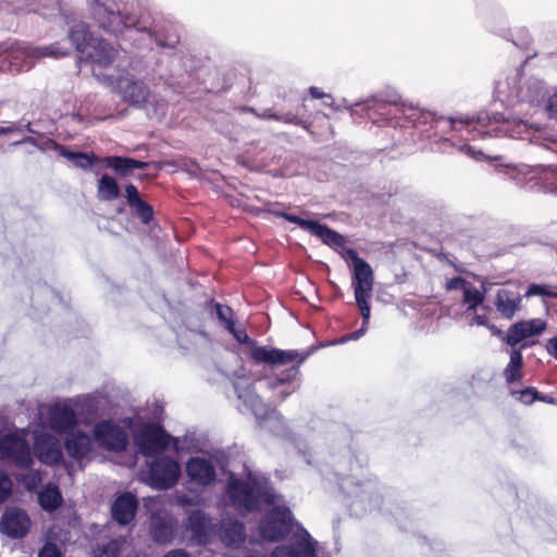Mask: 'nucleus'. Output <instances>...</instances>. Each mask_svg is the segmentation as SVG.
I'll list each match as a JSON object with an SVG mask.
<instances>
[{"label": "nucleus", "mask_w": 557, "mask_h": 557, "mask_svg": "<svg viewBox=\"0 0 557 557\" xmlns=\"http://www.w3.org/2000/svg\"><path fill=\"white\" fill-rule=\"evenodd\" d=\"M545 349L550 357L557 360V334L547 339Z\"/></svg>", "instance_id": "nucleus-55"}, {"label": "nucleus", "mask_w": 557, "mask_h": 557, "mask_svg": "<svg viewBox=\"0 0 557 557\" xmlns=\"http://www.w3.org/2000/svg\"><path fill=\"white\" fill-rule=\"evenodd\" d=\"M375 98L377 99V103L372 110L381 109L385 102L392 104H398L400 102V96L396 90L386 91L384 98L381 100L377 97Z\"/></svg>", "instance_id": "nucleus-51"}, {"label": "nucleus", "mask_w": 557, "mask_h": 557, "mask_svg": "<svg viewBox=\"0 0 557 557\" xmlns=\"http://www.w3.org/2000/svg\"><path fill=\"white\" fill-rule=\"evenodd\" d=\"M527 297L542 296L557 298V286H550L546 284H531L525 293Z\"/></svg>", "instance_id": "nucleus-45"}, {"label": "nucleus", "mask_w": 557, "mask_h": 557, "mask_svg": "<svg viewBox=\"0 0 557 557\" xmlns=\"http://www.w3.org/2000/svg\"><path fill=\"white\" fill-rule=\"evenodd\" d=\"M498 35L511 41L515 47L521 50L528 49L532 41L529 30L524 27H519L515 30L502 29Z\"/></svg>", "instance_id": "nucleus-34"}, {"label": "nucleus", "mask_w": 557, "mask_h": 557, "mask_svg": "<svg viewBox=\"0 0 557 557\" xmlns=\"http://www.w3.org/2000/svg\"><path fill=\"white\" fill-rule=\"evenodd\" d=\"M0 459L23 470L34 466L30 446L17 433H8L0 437Z\"/></svg>", "instance_id": "nucleus-10"}, {"label": "nucleus", "mask_w": 557, "mask_h": 557, "mask_svg": "<svg viewBox=\"0 0 557 557\" xmlns=\"http://www.w3.org/2000/svg\"><path fill=\"white\" fill-rule=\"evenodd\" d=\"M91 13L103 30L116 37L122 36L132 40L133 45L138 48L148 47L151 42H156L160 47L174 49L178 44L177 37H165L159 32L139 26L135 15L110 10L102 3L94 4Z\"/></svg>", "instance_id": "nucleus-2"}, {"label": "nucleus", "mask_w": 557, "mask_h": 557, "mask_svg": "<svg viewBox=\"0 0 557 557\" xmlns=\"http://www.w3.org/2000/svg\"><path fill=\"white\" fill-rule=\"evenodd\" d=\"M172 436L160 423L147 422L134 434L138 451L146 457H156L169 447Z\"/></svg>", "instance_id": "nucleus-7"}, {"label": "nucleus", "mask_w": 557, "mask_h": 557, "mask_svg": "<svg viewBox=\"0 0 557 557\" xmlns=\"http://www.w3.org/2000/svg\"><path fill=\"white\" fill-rule=\"evenodd\" d=\"M175 529L171 520L154 518L150 523L151 539L159 544L170 543L174 537Z\"/></svg>", "instance_id": "nucleus-31"}, {"label": "nucleus", "mask_w": 557, "mask_h": 557, "mask_svg": "<svg viewBox=\"0 0 557 557\" xmlns=\"http://www.w3.org/2000/svg\"><path fill=\"white\" fill-rule=\"evenodd\" d=\"M257 115L263 120H275V121H281L286 124H294V125H300L302 127H306L305 122L293 113L277 114L276 112L272 111L271 109H265Z\"/></svg>", "instance_id": "nucleus-42"}, {"label": "nucleus", "mask_w": 557, "mask_h": 557, "mask_svg": "<svg viewBox=\"0 0 557 557\" xmlns=\"http://www.w3.org/2000/svg\"><path fill=\"white\" fill-rule=\"evenodd\" d=\"M358 309L360 310V313L362 317V324H361L360 329H358L355 332H351L348 335H346L345 337H343L339 341V343H346L348 341H357L367 333L369 320H370V315H371V308H370V306H361V307H358Z\"/></svg>", "instance_id": "nucleus-44"}, {"label": "nucleus", "mask_w": 557, "mask_h": 557, "mask_svg": "<svg viewBox=\"0 0 557 557\" xmlns=\"http://www.w3.org/2000/svg\"><path fill=\"white\" fill-rule=\"evenodd\" d=\"M460 150L463 151L466 154H468L469 157H472L476 160L480 159L481 156H483V153L480 151V150H475L474 148H472L471 146L469 145H463L460 147Z\"/></svg>", "instance_id": "nucleus-57"}, {"label": "nucleus", "mask_w": 557, "mask_h": 557, "mask_svg": "<svg viewBox=\"0 0 557 557\" xmlns=\"http://www.w3.org/2000/svg\"><path fill=\"white\" fill-rule=\"evenodd\" d=\"M92 436L99 446L109 451L121 453L128 445L126 431L111 420L97 422L92 428Z\"/></svg>", "instance_id": "nucleus-12"}, {"label": "nucleus", "mask_w": 557, "mask_h": 557, "mask_svg": "<svg viewBox=\"0 0 557 557\" xmlns=\"http://www.w3.org/2000/svg\"><path fill=\"white\" fill-rule=\"evenodd\" d=\"M45 293H46V294H47V295H48L52 300H55V301H58V302H60V304L63 301V299H62V297L60 296V294H59V293H57L55 290H53V289L49 288V287H47V288L45 289Z\"/></svg>", "instance_id": "nucleus-62"}, {"label": "nucleus", "mask_w": 557, "mask_h": 557, "mask_svg": "<svg viewBox=\"0 0 557 557\" xmlns=\"http://www.w3.org/2000/svg\"><path fill=\"white\" fill-rule=\"evenodd\" d=\"M129 162H132L133 171L134 170H144V169H147L149 166L148 162L135 160L133 158H131Z\"/></svg>", "instance_id": "nucleus-60"}, {"label": "nucleus", "mask_w": 557, "mask_h": 557, "mask_svg": "<svg viewBox=\"0 0 557 557\" xmlns=\"http://www.w3.org/2000/svg\"><path fill=\"white\" fill-rule=\"evenodd\" d=\"M324 104L332 108L333 110L335 111H339L341 110V107L339 106H335L336 103L333 101V99H327L324 101Z\"/></svg>", "instance_id": "nucleus-63"}, {"label": "nucleus", "mask_w": 557, "mask_h": 557, "mask_svg": "<svg viewBox=\"0 0 557 557\" xmlns=\"http://www.w3.org/2000/svg\"><path fill=\"white\" fill-rule=\"evenodd\" d=\"M335 475L341 481L339 485L343 490L351 486L347 493L351 498L349 508L352 515L360 517L368 511L382 509L383 496L376 482L368 480L355 484L341 468L335 470Z\"/></svg>", "instance_id": "nucleus-6"}, {"label": "nucleus", "mask_w": 557, "mask_h": 557, "mask_svg": "<svg viewBox=\"0 0 557 557\" xmlns=\"http://www.w3.org/2000/svg\"><path fill=\"white\" fill-rule=\"evenodd\" d=\"M18 131V127L14 124L10 126H0V136H5Z\"/></svg>", "instance_id": "nucleus-61"}, {"label": "nucleus", "mask_w": 557, "mask_h": 557, "mask_svg": "<svg viewBox=\"0 0 557 557\" xmlns=\"http://www.w3.org/2000/svg\"><path fill=\"white\" fill-rule=\"evenodd\" d=\"M121 547L122 545L119 541L112 540L95 553L94 557H120Z\"/></svg>", "instance_id": "nucleus-48"}, {"label": "nucleus", "mask_w": 557, "mask_h": 557, "mask_svg": "<svg viewBox=\"0 0 557 557\" xmlns=\"http://www.w3.org/2000/svg\"><path fill=\"white\" fill-rule=\"evenodd\" d=\"M0 55H5L11 65L18 71H28L34 65L33 47L24 42H1Z\"/></svg>", "instance_id": "nucleus-18"}, {"label": "nucleus", "mask_w": 557, "mask_h": 557, "mask_svg": "<svg viewBox=\"0 0 557 557\" xmlns=\"http://www.w3.org/2000/svg\"><path fill=\"white\" fill-rule=\"evenodd\" d=\"M163 557H195L183 548H175L169 550Z\"/></svg>", "instance_id": "nucleus-56"}, {"label": "nucleus", "mask_w": 557, "mask_h": 557, "mask_svg": "<svg viewBox=\"0 0 557 557\" xmlns=\"http://www.w3.org/2000/svg\"><path fill=\"white\" fill-rule=\"evenodd\" d=\"M511 395L524 405H530L540 398V393L535 387H525L521 391H511Z\"/></svg>", "instance_id": "nucleus-47"}, {"label": "nucleus", "mask_w": 557, "mask_h": 557, "mask_svg": "<svg viewBox=\"0 0 557 557\" xmlns=\"http://www.w3.org/2000/svg\"><path fill=\"white\" fill-rule=\"evenodd\" d=\"M295 391V387H288L281 391L282 399H285L287 396H289Z\"/></svg>", "instance_id": "nucleus-64"}, {"label": "nucleus", "mask_w": 557, "mask_h": 557, "mask_svg": "<svg viewBox=\"0 0 557 557\" xmlns=\"http://www.w3.org/2000/svg\"><path fill=\"white\" fill-rule=\"evenodd\" d=\"M470 283H468L465 278L461 276H454L446 283V289L447 290H454V289H462L465 290V287H467Z\"/></svg>", "instance_id": "nucleus-53"}, {"label": "nucleus", "mask_w": 557, "mask_h": 557, "mask_svg": "<svg viewBox=\"0 0 557 557\" xmlns=\"http://www.w3.org/2000/svg\"><path fill=\"white\" fill-rule=\"evenodd\" d=\"M138 500L131 492L119 494L111 504L112 519L121 527L129 524L136 517Z\"/></svg>", "instance_id": "nucleus-17"}, {"label": "nucleus", "mask_w": 557, "mask_h": 557, "mask_svg": "<svg viewBox=\"0 0 557 557\" xmlns=\"http://www.w3.org/2000/svg\"><path fill=\"white\" fill-rule=\"evenodd\" d=\"M38 557H61V555L55 545L48 544L39 552Z\"/></svg>", "instance_id": "nucleus-54"}, {"label": "nucleus", "mask_w": 557, "mask_h": 557, "mask_svg": "<svg viewBox=\"0 0 557 557\" xmlns=\"http://www.w3.org/2000/svg\"><path fill=\"white\" fill-rule=\"evenodd\" d=\"M186 473L191 481L201 485H209L216 478L213 463L201 457H193L187 461Z\"/></svg>", "instance_id": "nucleus-22"}, {"label": "nucleus", "mask_w": 557, "mask_h": 557, "mask_svg": "<svg viewBox=\"0 0 557 557\" xmlns=\"http://www.w3.org/2000/svg\"><path fill=\"white\" fill-rule=\"evenodd\" d=\"M523 367V357L520 349H512L510 360L504 370V376L507 384H515L522 379L521 369Z\"/></svg>", "instance_id": "nucleus-32"}, {"label": "nucleus", "mask_w": 557, "mask_h": 557, "mask_svg": "<svg viewBox=\"0 0 557 557\" xmlns=\"http://www.w3.org/2000/svg\"><path fill=\"white\" fill-rule=\"evenodd\" d=\"M116 90L128 104L141 108L150 95L149 87L134 76L120 77L116 81Z\"/></svg>", "instance_id": "nucleus-14"}, {"label": "nucleus", "mask_w": 557, "mask_h": 557, "mask_svg": "<svg viewBox=\"0 0 557 557\" xmlns=\"http://www.w3.org/2000/svg\"><path fill=\"white\" fill-rule=\"evenodd\" d=\"M34 454L45 465H59L63 460V454L59 441L51 434L44 433L36 436Z\"/></svg>", "instance_id": "nucleus-16"}, {"label": "nucleus", "mask_w": 557, "mask_h": 557, "mask_svg": "<svg viewBox=\"0 0 557 557\" xmlns=\"http://www.w3.org/2000/svg\"><path fill=\"white\" fill-rule=\"evenodd\" d=\"M269 428L273 431L276 436L294 441L290 430L287 428L283 419L271 417L267 420Z\"/></svg>", "instance_id": "nucleus-46"}, {"label": "nucleus", "mask_w": 557, "mask_h": 557, "mask_svg": "<svg viewBox=\"0 0 557 557\" xmlns=\"http://www.w3.org/2000/svg\"><path fill=\"white\" fill-rule=\"evenodd\" d=\"M181 473V466L174 458L159 455L149 462L148 484L154 490L165 491L177 483Z\"/></svg>", "instance_id": "nucleus-11"}, {"label": "nucleus", "mask_w": 557, "mask_h": 557, "mask_svg": "<svg viewBox=\"0 0 557 557\" xmlns=\"http://www.w3.org/2000/svg\"><path fill=\"white\" fill-rule=\"evenodd\" d=\"M522 297L517 287H502L497 290L495 307L505 319H512L520 309Z\"/></svg>", "instance_id": "nucleus-21"}, {"label": "nucleus", "mask_w": 557, "mask_h": 557, "mask_svg": "<svg viewBox=\"0 0 557 557\" xmlns=\"http://www.w3.org/2000/svg\"><path fill=\"white\" fill-rule=\"evenodd\" d=\"M212 313L215 314L216 319L227 330L231 329L234 324L233 321V310L231 307L211 301Z\"/></svg>", "instance_id": "nucleus-43"}, {"label": "nucleus", "mask_w": 557, "mask_h": 557, "mask_svg": "<svg viewBox=\"0 0 557 557\" xmlns=\"http://www.w3.org/2000/svg\"><path fill=\"white\" fill-rule=\"evenodd\" d=\"M487 323L488 319L485 314H475L470 322L471 325L476 324L482 326H486Z\"/></svg>", "instance_id": "nucleus-59"}, {"label": "nucleus", "mask_w": 557, "mask_h": 557, "mask_svg": "<svg viewBox=\"0 0 557 557\" xmlns=\"http://www.w3.org/2000/svg\"><path fill=\"white\" fill-rule=\"evenodd\" d=\"M62 157L73 162L76 168L85 171L91 170L100 161L95 154L71 151L67 148L63 151Z\"/></svg>", "instance_id": "nucleus-35"}, {"label": "nucleus", "mask_w": 557, "mask_h": 557, "mask_svg": "<svg viewBox=\"0 0 557 557\" xmlns=\"http://www.w3.org/2000/svg\"><path fill=\"white\" fill-rule=\"evenodd\" d=\"M276 215L283 218L284 220H286L290 223L298 225L300 228L308 231L309 233L315 222L313 220L301 219L296 214L286 213V212H280V213H276Z\"/></svg>", "instance_id": "nucleus-49"}, {"label": "nucleus", "mask_w": 557, "mask_h": 557, "mask_svg": "<svg viewBox=\"0 0 557 557\" xmlns=\"http://www.w3.org/2000/svg\"><path fill=\"white\" fill-rule=\"evenodd\" d=\"M12 481L9 475L0 471V504L4 503L12 493Z\"/></svg>", "instance_id": "nucleus-50"}, {"label": "nucleus", "mask_w": 557, "mask_h": 557, "mask_svg": "<svg viewBox=\"0 0 557 557\" xmlns=\"http://www.w3.org/2000/svg\"><path fill=\"white\" fill-rule=\"evenodd\" d=\"M220 536L227 546L240 545L245 542V524L234 518L222 520L220 525Z\"/></svg>", "instance_id": "nucleus-26"}, {"label": "nucleus", "mask_w": 557, "mask_h": 557, "mask_svg": "<svg viewBox=\"0 0 557 557\" xmlns=\"http://www.w3.org/2000/svg\"><path fill=\"white\" fill-rule=\"evenodd\" d=\"M546 322L541 319H531L525 321H519L509 326L505 343L511 347H515L525 338L540 335L546 329Z\"/></svg>", "instance_id": "nucleus-19"}, {"label": "nucleus", "mask_w": 557, "mask_h": 557, "mask_svg": "<svg viewBox=\"0 0 557 557\" xmlns=\"http://www.w3.org/2000/svg\"><path fill=\"white\" fill-rule=\"evenodd\" d=\"M376 103L377 99L375 98V96H372L366 100L354 103H348L346 99H342V102L338 103L337 106L341 107V110L345 109L349 111L351 116H355L356 114L359 113V110L364 113L371 111L376 106Z\"/></svg>", "instance_id": "nucleus-40"}, {"label": "nucleus", "mask_w": 557, "mask_h": 557, "mask_svg": "<svg viewBox=\"0 0 557 557\" xmlns=\"http://www.w3.org/2000/svg\"><path fill=\"white\" fill-rule=\"evenodd\" d=\"M121 189L116 181L108 175L103 174L98 181V197L104 201H112L120 197Z\"/></svg>", "instance_id": "nucleus-33"}, {"label": "nucleus", "mask_w": 557, "mask_h": 557, "mask_svg": "<svg viewBox=\"0 0 557 557\" xmlns=\"http://www.w3.org/2000/svg\"><path fill=\"white\" fill-rule=\"evenodd\" d=\"M69 39L82 57L96 38L90 34L88 25L81 22L70 28Z\"/></svg>", "instance_id": "nucleus-29"}, {"label": "nucleus", "mask_w": 557, "mask_h": 557, "mask_svg": "<svg viewBox=\"0 0 557 557\" xmlns=\"http://www.w3.org/2000/svg\"><path fill=\"white\" fill-rule=\"evenodd\" d=\"M70 54L67 48H63L60 42H54L49 46L33 47L34 62L40 58H60Z\"/></svg>", "instance_id": "nucleus-37"}, {"label": "nucleus", "mask_w": 557, "mask_h": 557, "mask_svg": "<svg viewBox=\"0 0 557 557\" xmlns=\"http://www.w3.org/2000/svg\"><path fill=\"white\" fill-rule=\"evenodd\" d=\"M38 504L42 510L53 512L63 503L62 493L58 485L48 483L37 494Z\"/></svg>", "instance_id": "nucleus-28"}, {"label": "nucleus", "mask_w": 557, "mask_h": 557, "mask_svg": "<svg viewBox=\"0 0 557 557\" xmlns=\"http://www.w3.org/2000/svg\"><path fill=\"white\" fill-rule=\"evenodd\" d=\"M227 331L238 343L248 346L249 355L257 363L269 364L272 367L295 363L280 376L270 381L269 385L272 388H277L295 380L300 373V366L314 350V347H311L306 352H301L297 349L283 350L272 346H258L256 341L250 338L245 330L237 329L235 323L231 329H227Z\"/></svg>", "instance_id": "nucleus-3"}, {"label": "nucleus", "mask_w": 557, "mask_h": 557, "mask_svg": "<svg viewBox=\"0 0 557 557\" xmlns=\"http://www.w3.org/2000/svg\"><path fill=\"white\" fill-rule=\"evenodd\" d=\"M270 557H318V541L301 529L293 540L276 546Z\"/></svg>", "instance_id": "nucleus-13"}, {"label": "nucleus", "mask_w": 557, "mask_h": 557, "mask_svg": "<svg viewBox=\"0 0 557 557\" xmlns=\"http://www.w3.org/2000/svg\"><path fill=\"white\" fill-rule=\"evenodd\" d=\"M309 94L314 99H331V95L323 92L320 88L315 86L309 88Z\"/></svg>", "instance_id": "nucleus-58"}, {"label": "nucleus", "mask_w": 557, "mask_h": 557, "mask_svg": "<svg viewBox=\"0 0 557 557\" xmlns=\"http://www.w3.org/2000/svg\"><path fill=\"white\" fill-rule=\"evenodd\" d=\"M448 121L454 131H466L472 138L505 135L550 148L548 137L542 127L510 114L483 111L472 116L449 117Z\"/></svg>", "instance_id": "nucleus-1"}, {"label": "nucleus", "mask_w": 557, "mask_h": 557, "mask_svg": "<svg viewBox=\"0 0 557 557\" xmlns=\"http://www.w3.org/2000/svg\"><path fill=\"white\" fill-rule=\"evenodd\" d=\"M539 180L544 193L557 194V168L554 165L539 166Z\"/></svg>", "instance_id": "nucleus-36"}, {"label": "nucleus", "mask_w": 557, "mask_h": 557, "mask_svg": "<svg viewBox=\"0 0 557 557\" xmlns=\"http://www.w3.org/2000/svg\"><path fill=\"white\" fill-rule=\"evenodd\" d=\"M547 94L546 84L541 78L527 75L521 69L504 72L495 81L494 97L507 106L527 103L539 107L544 103Z\"/></svg>", "instance_id": "nucleus-4"}, {"label": "nucleus", "mask_w": 557, "mask_h": 557, "mask_svg": "<svg viewBox=\"0 0 557 557\" xmlns=\"http://www.w3.org/2000/svg\"><path fill=\"white\" fill-rule=\"evenodd\" d=\"M30 528L28 515L20 508H8L0 520V531L12 539L24 537Z\"/></svg>", "instance_id": "nucleus-15"}, {"label": "nucleus", "mask_w": 557, "mask_h": 557, "mask_svg": "<svg viewBox=\"0 0 557 557\" xmlns=\"http://www.w3.org/2000/svg\"><path fill=\"white\" fill-rule=\"evenodd\" d=\"M125 198L127 205L143 224H149L153 220V208L147 201L141 199L140 194L134 184L126 185Z\"/></svg>", "instance_id": "nucleus-25"}, {"label": "nucleus", "mask_w": 557, "mask_h": 557, "mask_svg": "<svg viewBox=\"0 0 557 557\" xmlns=\"http://www.w3.org/2000/svg\"><path fill=\"white\" fill-rule=\"evenodd\" d=\"M294 525V517L288 507L274 506L259 522V533L264 540L274 542L289 534Z\"/></svg>", "instance_id": "nucleus-9"}, {"label": "nucleus", "mask_w": 557, "mask_h": 557, "mask_svg": "<svg viewBox=\"0 0 557 557\" xmlns=\"http://www.w3.org/2000/svg\"><path fill=\"white\" fill-rule=\"evenodd\" d=\"M486 289L479 290L469 284L463 290V302L467 304V311H476L478 307L485 300Z\"/></svg>", "instance_id": "nucleus-39"}, {"label": "nucleus", "mask_w": 557, "mask_h": 557, "mask_svg": "<svg viewBox=\"0 0 557 557\" xmlns=\"http://www.w3.org/2000/svg\"><path fill=\"white\" fill-rule=\"evenodd\" d=\"M186 529L198 544H206L210 537V518L200 509L191 510L187 518Z\"/></svg>", "instance_id": "nucleus-24"}, {"label": "nucleus", "mask_w": 557, "mask_h": 557, "mask_svg": "<svg viewBox=\"0 0 557 557\" xmlns=\"http://www.w3.org/2000/svg\"><path fill=\"white\" fill-rule=\"evenodd\" d=\"M545 110L547 111L548 117L557 122V89L556 92L548 98Z\"/></svg>", "instance_id": "nucleus-52"}, {"label": "nucleus", "mask_w": 557, "mask_h": 557, "mask_svg": "<svg viewBox=\"0 0 557 557\" xmlns=\"http://www.w3.org/2000/svg\"><path fill=\"white\" fill-rule=\"evenodd\" d=\"M346 256L352 265V287L357 307L370 306L369 298L373 288V271L371 265L352 248L346 249Z\"/></svg>", "instance_id": "nucleus-8"}, {"label": "nucleus", "mask_w": 557, "mask_h": 557, "mask_svg": "<svg viewBox=\"0 0 557 557\" xmlns=\"http://www.w3.org/2000/svg\"><path fill=\"white\" fill-rule=\"evenodd\" d=\"M64 447L71 458L82 460L91 451V437L81 430L71 431L65 436Z\"/></svg>", "instance_id": "nucleus-23"}, {"label": "nucleus", "mask_w": 557, "mask_h": 557, "mask_svg": "<svg viewBox=\"0 0 557 557\" xmlns=\"http://www.w3.org/2000/svg\"><path fill=\"white\" fill-rule=\"evenodd\" d=\"M22 143L35 146L36 148H38L39 150H41L44 152L53 150V151L58 152L61 157H62L63 151L66 149V147L58 144L55 140H53L51 138L37 139L34 137H25L23 140L18 141L17 144H22Z\"/></svg>", "instance_id": "nucleus-41"}, {"label": "nucleus", "mask_w": 557, "mask_h": 557, "mask_svg": "<svg viewBox=\"0 0 557 557\" xmlns=\"http://www.w3.org/2000/svg\"><path fill=\"white\" fill-rule=\"evenodd\" d=\"M226 495L237 510L246 512L257 511L263 504L270 505L275 502V493L268 480L252 472L247 474V480L231 474L226 484Z\"/></svg>", "instance_id": "nucleus-5"}, {"label": "nucleus", "mask_w": 557, "mask_h": 557, "mask_svg": "<svg viewBox=\"0 0 557 557\" xmlns=\"http://www.w3.org/2000/svg\"><path fill=\"white\" fill-rule=\"evenodd\" d=\"M310 233L319 237L323 244L334 249L343 248L346 243L345 237L342 234L318 221L314 222Z\"/></svg>", "instance_id": "nucleus-30"}, {"label": "nucleus", "mask_w": 557, "mask_h": 557, "mask_svg": "<svg viewBox=\"0 0 557 557\" xmlns=\"http://www.w3.org/2000/svg\"><path fill=\"white\" fill-rule=\"evenodd\" d=\"M131 158L110 156L102 159V162L110 169L114 170L121 176H127L133 172Z\"/></svg>", "instance_id": "nucleus-38"}, {"label": "nucleus", "mask_w": 557, "mask_h": 557, "mask_svg": "<svg viewBox=\"0 0 557 557\" xmlns=\"http://www.w3.org/2000/svg\"><path fill=\"white\" fill-rule=\"evenodd\" d=\"M50 423L55 432L67 434L75 430L77 417L75 411L70 407L57 408L51 412Z\"/></svg>", "instance_id": "nucleus-27"}, {"label": "nucleus", "mask_w": 557, "mask_h": 557, "mask_svg": "<svg viewBox=\"0 0 557 557\" xmlns=\"http://www.w3.org/2000/svg\"><path fill=\"white\" fill-rule=\"evenodd\" d=\"M115 54L116 51L110 42L104 39L96 38L81 59L90 61L92 66L107 69L113 63ZM92 70L95 71V67H92Z\"/></svg>", "instance_id": "nucleus-20"}]
</instances>
